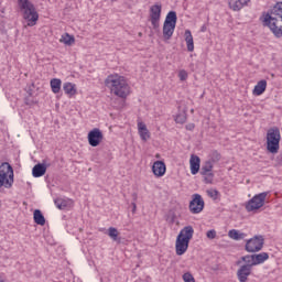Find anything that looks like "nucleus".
Returning <instances> with one entry per match:
<instances>
[{
  "mask_svg": "<svg viewBox=\"0 0 282 282\" xmlns=\"http://www.w3.org/2000/svg\"><path fill=\"white\" fill-rule=\"evenodd\" d=\"M262 23L272 32L275 39L282 37V2H276L275 6L267 13H263Z\"/></svg>",
  "mask_w": 282,
  "mask_h": 282,
  "instance_id": "1",
  "label": "nucleus"
},
{
  "mask_svg": "<svg viewBox=\"0 0 282 282\" xmlns=\"http://www.w3.org/2000/svg\"><path fill=\"white\" fill-rule=\"evenodd\" d=\"M105 85L110 89L111 94L118 96V98H127L131 93L127 79L118 74L109 75L105 80Z\"/></svg>",
  "mask_w": 282,
  "mask_h": 282,
  "instance_id": "2",
  "label": "nucleus"
},
{
  "mask_svg": "<svg viewBox=\"0 0 282 282\" xmlns=\"http://www.w3.org/2000/svg\"><path fill=\"white\" fill-rule=\"evenodd\" d=\"M18 8L24 21H28L29 28H34L39 21V12L36 7L30 0H18Z\"/></svg>",
  "mask_w": 282,
  "mask_h": 282,
  "instance_id": "3",
  "label": "nucleus"
},
{
  "mask_svg": "<svg viewBox=\"0 0 282 282\" xmlns=\"http://www.w3.org/2000/svg\"><path fill=\"white\" fill-rule=\"evenodd\" d=\"M14 184V170L10 163L4 162L0 165V188H12Z\"/></svg>",
  "mask_w": 282,
  "mask_h": 282,
  "instance_id": "4",
  "label": "nucleus"
},
{
  "mask_svg": "<svg viewBox=\"0 0 282 282\" xmlns=\"http://www.w3.org/2000/svg\"><path fill=\"white\" fill-rule=\"evenodd\" d=\"M281 130L279 128H270L267 132V150L269 153H279L281 149Z\"/></svg>",
  "mask_w": 282,
  "mask_h": 282,
  "instance_id": "5",
  "label": "nucleus"
},
{
  "mask_svg": "<svg viewBox=\"0 0 282 282\" xmlns=\"http://www.w3.org/2000/svg\"><path fill=\"white\" fill-rule=\"evenodd\" d=\"M265 197H268V192H262L260 194L254 195L246 205V210L248 213H252L254 210H259V208H263L265 204Z\"/></svg>",
  "mask_w": 282,
  "mask_h": 282,
  "instance_id": "6",
  "label": "nucleus"
},
{
  "mask_svg": "<svg viewBox=\"0 0 282 282\" xmlns=\"http://www.w3.org/2000/svg\"><path fill=\"white\" fill-rule=\"evenodd\" d=\"M264 243L265 239H263V236H254L253 238L247 240L245 250L251 253L261 252V250H263Z\"/></svg>",
  "mask_w": 282,
  "mask_h": 282,
  "instance_id": "7",
  "label": "nucleus"
},
{
  "mask_svg": "<svg viewBox=\"0 0 282 282\" xmlns=\"http://www.w3.org/2000/svg\"><path fill=\"white\" fill-rule=\"evenodd\" d=\"M160 19H162V4L156 3L151 6L149 21L151 22L153 30L160 28Z\"/></svg>",
  "mask_w": 282,
  "mask_h": 282,
  "instance_id": "8",
  "label": "nucleus"
},
{
  "mask_svg": "<svg viewBox=\"0 0 282 282\" xmlns=\"http://www.w3.org/2000/svg\"><path fill=\"white\" fill-rule=\"evenodd\" d=\"M204 198H202V195L199 194H194L192 195V200L189 202V213H192V215H199V213H202V210H204Z\"/></svg>",
  "mask_w": 282,
  "mask_h": 282,
  "instance_id": "9",
  "label": "nucleus"
},
{
  "mask_svg": "<svg viewBox=\"0 0 282 282\" xmlns=\"http://www.w3.org/2000/svg\"><path fill=\"white\" fill-rule=\"evenodd\" d=\"M214 164L213 161H206L200 167V175L205 176L204 182L206 184H213V177H215V174H213Z\"/></svg>",
  "mask_w": 282,
  "mask_h": 282,
  "instance_id": "10",
  "label": "nucleus"
},
{
  "mask_svg": "<svg viewBox=\"0 0 282 282\" xmlns=\"http://www.w3.org/2000/svg\"><path fill=\"white\" fill-rule=\"evenodd\" d=\"M102 131L98 128H94L88 132V143L90 147H99V144L102 142Z\"/></svg>",
  "mask_w": 282,
  "mask_h": 282,
  "instance_id": "11",
  "label": "nucleus"
},
{
  "mask_svg": "<svg viewBox=\"0 0 282 282\" xmlns=\"http://www.w3.org/2000/svg\"><path fill=\"white\" fill-rule=\"evenodd\" d=\"M188 243L191 240H186V238H182V234H178L175 242V250L177 257H182V254H186V250H188Z\"/></svg>",
  "mask_w": 282,
  "mask_h": 282,
  "instance_id": "12",
  "label": "nucleus"
},
{
  "mask_svg": "<svg viewBox=\"0 0 282 282\" xmlns=\"http://www.w3.org/2000/svg\"><path fill=\"white\" fill-rule=\"evenodd\" d=\"M252 274V268L250 265H245L242 264L238 271H237V276L238 281L240 282H247L248 278Z\"/></svg>",
  "mask_w": 282,
  "mask_h": 282,
  "instance_id": "13",
  "label": "nucleus"
},
{
  "mask_svg": "<svg viewBox=\"0 0 282 282\" xmlns=\"http://www.w3.org/2000/svg\"><path fill=\"white\" fill-rule=\"evenodd\" d=\"M152 173L155 177H164L166 173V164L163 161H155L152 165Z\"/></svg>",
  "mask_w": 282,
  "mask_h": 282,
  "instance_id": "14",
  "label": "nucleus"
},
{
  "mask_svg": "<svg viewBox=\"0 0 282 282\" xmlns=\"http://www.w3.org/2000/svg\"><path fill=\"white\" fill-rule=\"evenodd\" d=\"M202 164V159L199 156L192 154L189 160V167L192 175H197L199 173V166Z\"/></svg>",
  "mask_w": 282,
  "mask_h": 282,
  "instance_id": "15",
  "label": "nucleus"
},
{
  "mask_svg": "<svg viewBox=\"0 0 282 282\" xmlns=\"http://www.w3.org/2000/svg\"><path fill=\"white\" fill-rule=\"evenodd\" d=\"M47 173V165L45 163H37L32 169L33 177H43Z\"/></svg>",
  "mask_w": 282,
  "mask_h": 282,
  "instance_id": "16",
  "label": "nucleus"
},
{
  "mask_svg": "<svg viewBox=\"0 0 282 282\" xmlns=\"http://www.w3.org/2000/svg\"><path fill=\"white\" fill-rule=\"evenodd\" d=\"M270 259V254L268 252H261V253H253L252 254V260L253 263L252 265H261V263H265Z\"/></svg>",
  "mask_w": 282,
  "mask_h": 282,
  "instance_id": "17",
  "label": "nucleus"
},
{
  "mask_svg": "<svg viewBox=\"0 0 282 282\" xmlns=\"http://www.w3.org/2000/svg\"><path fill=\"white\" fill-rule=\"evenodd\" d=\"M250 3V0H230L229 1V8L230 10H234V12H239L245 6H248Z\"/></svg>",
  "mask_w": 282,
  "mask_h": 282,
  "instance_id": "18",
  "label": "nucleus"
},
{
  "mask_svg": "<svg viewBox=\"0 0 282 282\" xmlns=\"http://www.w3.org/2000/svg\"><path fill=\"white\" fill-rule=\"evenodd\" d=\"M268 88V82L265 79H261L257 83V85L253 88V96H262V94L265 93V89Z\"/></svg>",
  "mask_w": 282,
  "mask_h": 282,
  "instance_id": "19",
  "label": "nucleus"
},
{
  "mask_svg": "<svg viewBox=\"0 0 282 282\" xmlns=\"http://www.w3.org/2000/svg\"><path fill=\"white\" fill-rule=\"evenodd\" d=\"M185 43L187 45V52L195 51V42L193 41V33H191V30L185 31Z\"/></svg>",
  "mask_w": 282,
  "mask_h": 282,
  "instance_id": "20",
  "label": "nucleus"
},
{
  "mask_svg": "<svg viewBox=\"0 0 282 282\" xmlns=\"http://www.w3.org/2000/svg\"><path fill=\"white\" fill-rule=\"evenodd\" d=\"M180 235H182L183 239L191 241L193 235H195V229H193V226H186L180 231Z\"/></svg>",
  "mask_w": 282,
  "mask_h": 282,
  "instance_id": "21",
  "label": "nucleus"
},
{
  "mask_svg": "<svg viewBox=\"0 0 282 282\" xmlns=\"http://www.w3.org/2000/svg\"><path fill=\"white\" fill-rule=\"evenodd\" d=\"M228 237L230 239H234V241H242V239H246V237H248V235H246L245 232H241L237 229H231L228 232Z\"/></svg>",
  "mask_w": 282,
  "mask_h": 282,
  "instance_id": "22",
  "label": "nucleus"
},
{
  "mask_svg": "<svg viewBox=\"0 0 282 282\" xmlns=\"http://www.w3.org/2000/svg\"><path fill=\"white\" fill-rule=\"evenodd\" d=\"M138 129L141 140L147 141L151 138V135L149 134V129H147V124H144V122H139Z\"/></svg>",
  "mask_w": 282,
  "mask_h": 282,
  "instance_id": "23",
  "label": "nucleus"
},
{
  "mask_svg": "<svg viewBox=\"0 0 282 282\" xmlns=\"http://www.w3.org/2000/svg\"><path fill=\"white\" fill-rule=\"evenodd\" d=\"M173 32H175V25L173 24H166L165 22L163 23V36L167 41L173 36Z\"/></svg>",
  "mask_w": 282,
  "mask_h": 282,
  "instance_id": "24",
  "label": "nucleus"
},
{
  "mask_svg": "<svg viewBox=\"0 0 282 282\" xmlns=\"http://www.w3.org/2000/svg\"><path fill=\"white\" fill-rule=\"evenodd\" d=\"M33 219L37 226H45V216H43V213L41 209H35L33 213Z\"/></svg>",
  "mask_w": 282,
  "mask_h": 282,
  "instance_id": "25",
  "label": "nucleus"
},
{
  "mask_svg": "<svg viewBox=\"0 0 282 282\" xmlns=\"http://www.w3.org/2000/svg\"><path fill=\"white\" fill-rule=\"evenodd\" d=\"M63 89L67 96H76V85L75 84L66 82L63 84Z\"/></svg>",
  "mask_w": 282,
  "mask_h": 282,
  "instance_id": "26",
  "label": "nucleus"
},
{
  "mask_svg": "<svg viewBox=\"0 0 282 282\" xmlns=\"http://www.w3.org/2000/svg\"><path fill=\"white\" fill-rule=\"evenodd\" d=\"M164 23H166L167 25H177V12L170 11L166 14Z\"/></svg>",
  "mask_w": 282,
  "mask_h": 282,
  "instance_id": "27",
  "label": "nucleus"
},
{
  "mask_svg": "<svg viewBox=\"0 0 282 282\" xmlns=\"http://www.w3.org/2000/svg\"><path fill=\"white\" fill-rule=\"evenodd\" d=\"M61 85H63V82L59 78L51 79V88H52L53 94L61 93Z\"/></svg>",
  "mask_w": 282,
  "mask_h": 282,
  "instance_id": "28",
  "label": "nucleus"
},
{
  "mask_svg": "<svg viewBox=\"0 0 282 282\" xmlns=\"http://www.w3.org/2000/svg\"><path fill=\"white\" fill-rule=\"evenodd\" d=\"M61 42L64 45H73V43L76 42V39L74 37V35H69V33H65V35L62 36Z\"/></svg>",
  "mask_w": 282,
  "mask_h": 282,
  "instance_id": "29",
  "label": "nucleus"
},
{
  "mask_svg": "<svg viewBox=\"0 0 282 282\" xmlns=\"http://www.w3.org/2000/svg\"><path fill=\"white\" fill-rule=\"evenodd\" d=\"M54 204H55L56 208H58V210H65V208H67V206H68V202L63 198H56L54 200Z\"/></svg>",
  "mask_w": 282,
  "mask_h": 282,
  "instance_id": "30",
  "label": "nucleus"
},
{
  "mask_svg": "<svg viewBox=\"0 0 282 282\" xmlns=\"http://www.w3.org/2000/svg\"><path fill=\"white\" fill-rule=\"evenodd\" d=\"M241 261H243L246 264L243 265H250V268H254V260L252 259V254H247V256H243L241 257Z\"/></svg>",
  "mask_w": 282,
  "mask_h": 282,
  "instance_id": "31",
  "label": "nucleus"
},
{
  "mask_svg": "<svg viewBox=\"0 0 282 282\" xmlns=\"http://www.w3.org/2000/svg\"><path fill=\"white\" fill-rule=\"evenodd\" d=\"M219 160H221V154L219 152H217L216 150L213 151L210 154L209 162H212L213 164H217V162H219Z\"/></svg>",
  "mask_w": 282,
  "mask_h": 282,
  "instance_id": "32",
  "label": "nucleus"
},
{
  "mask_svg": "<svg viewBox=\"0 0 282 282\" xmlns=\"http://www.w3.org/2000/svg\"><path fill=\"white\" fill-rule=\"evenodd\" d=\"M108 236L110 237V239H112V241H118V229H116L115 227H110L108 229Z\"/></svg>",
  "mask_w": 282,
  "mask_h": 282,
  "instance_id": "33",
  "label": "nucleus"
},
{
  "mask_svg": "<svg viewBox=\"0 0 282 282\" xmlns=\"http://www.w3.org/2000/svg\"><path fill=\"white\" fill-rule=\"evenodd\" d=\"M175 122H177V124H184V122H186V112H180L175 117Z\"/></svg>",
  "mask_w": 282,
  "mask_h": 282,
  "instance_id": "34",
  "label": "nucleus"
},
{
  "mask_svg": "<svg viewBox=\"0 0 282 282\" xmlns=\"http://www.w3.org/2000/svg\"><path fill=\"white\" fill-rule=\"evenodd\" d=\"M183 281L195 282V278L193 276V274H191V272H186L183 274Z\"/></svg>",
  "mask_w": 282,
  "mask_h": 282,
  "instance_id": "35",
  "label": "nucleus"
},
{
  "mask_svg": "<svg viewBox=\"0 0 282 282\" xmlns=\"http://www.w3.org/2000/svg\"><path fill=\"white\" fill-rule=\"evenodd\" d=\"M178 78L180 80L184 82L188 78V73L185 69H182L178 72Z\"/></svg>",
  "mask_w": 282,
  "mask_h": 282,
  "instance_id": "36",
  "label": "nucleus"
},
{
  "mask_svg": "<svg viewBox=\"0 0 282 282\" xmlns=\"http://www.w3.org/2000/svg\"><path fill=\"white\" fill-rule=\"evenodd\" d=\"M206 237L207 239H215L217 237V231L215 229L208 230Z\"/></svg>",
  "mask_w": 282,
  "mask_h": 282,
  "instance_id": "37",
  "label": "nucleus"
},
{
  "mask_svg": "<svg viewBox=\"0 0 282 282\" xmlns=\"http://www.w3.org/2000/svg\"><path fill=\"white\" fill-rule=\"evenodd\" d=\"M185 129H186L187 131H193V130L195 129V123H187V124L185 126Z\"/></svg>",
  "mask_w": 282,
  "mask_h": 282,
  "instance_id": "38",
  "label": "nucleus"
},
{
  "mask_svg": "<svg viewBox=\"0 0 282 282\" xmlns=\"http://www.w3.org/2000/svg\"><path fill=\"white\" fill-rule=\"evenodd\" d=\"M275 162H276L278 166H282V154H279V155L275 158Z\"/></svg>",
  "mask_w": 282,
  "mask_h": 282,
  "instance_id": "39",
  "label": "nucleus"
},
{
  "mask_svg": "<svg viewBox=\"0 0 282 282\" xmlns=\"http://www.w3.org/2000/svg\"><path fill=\"white\" fill-rule=\"evenodd\" d=\"M209 197H217L219 195V192L217 189H214L212 192H208Z\"/></svg>",
  "mask_w": 282,
  "mask_h": 282,
  "instance_id": "40",
  "label": "nucleus"
},
{
  "mask_svg": "<svg viewBox=\"0 0 282 282\" xmlns=\"http://www.w3.org/2000/svg\"><path fill=\"white\" fill-rule=\"evenodd\" d=\"M138 206L135 205V203H132V213L135 214Z\"/></svg>",
  "mask_w": 282,
  "mask_h": 282,
  "instance_id": "41",
  "label": "nucleus"
},
{
  "mask_svg": "<svg viewBox=\"0 0 282 282\" xmlns=\"http://www.w3.org/2000/svg\"><path fill=\"white\" fill-rule=\"evenodd\" d=\"M200 32H206V25H203V26L200 28Z\"/></svg>",
  "mask_w": 282,
  "mask_h": 282,
  "instance_id": "42",
  "label": "nucleus"
},
{
  "mask_svg": "<svg viewBox=\"0 0 282 282\" xmlns=\"http://www.w3.org/2000/svg\"><path fill=\"white\" fill-rule=\"evenodd\" d=\"M0 282H3V279L0 278Z\"/></svg>",
  "mask_w": 282,
  "mask_h": 282,
  "instance_id": "43",
  "label": "nucleus"
}]
</instances>
